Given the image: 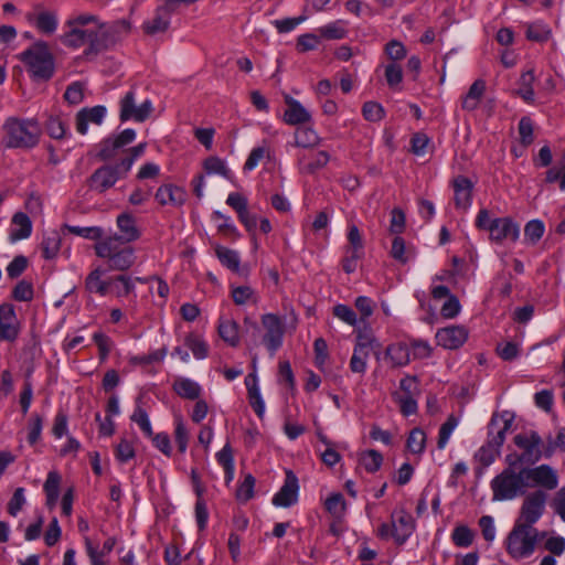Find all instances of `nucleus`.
Masks as SVG:
<instances>
[{
    "instance_id": "nucleus-1",
    "label": "nucleus",
    "mask_w": 565,
    "mask_h": 565,
    "mask_svg": "<svg viewBox=\"0 0 565 565\" xmlns=\"http://www.w3.org/2000/svg\"><path fill=\"white\" fill-rule=\"evenodd\" d=\"M65 28H67V31L61 35L60 41L66 47L86 46L84 50L86 57L105 52L100 31L102 21L97 15L90 13L77 14L65 22Z\"/></svg>"
},
{
    "instance_id": "nucleus-2",
    "label": "nucleus",
    "mask_w": 565,
    "mask_h": 565,
    "mask_svg": "<svg viewBox=\"0 0 565 565\" xmlns=\"http://www.w3.org/2000/svg\"><path fill=\"white\" fill-rule=\"evenodd\" d=\"M514 420V415L508 411L501 414L494 413L488 425V439L486 445L480 447L475 458L482 466H490L500 454V448L505 441L507 433Z\"/></svg>"
},
{
    "instance_id": "nucleus-3",
    "label": "nucleus",
    "mask_w": 565,
    "mask_h": 565,
    "mask_svg": "<svg viewBox=\"0 0 565 565\" xmlns=\"http://www.w3.org/2000/svg\"><path fill=\"white\" fill-rule=\"evenodd\" d=\"M34 81L46 82L55 73V57L45 41L39 40L18 56Z\"/></svg>"
},
{
    "instance_id": "nucleus-4",
    "label": "nucleus",
    "mask_w": 565,
    "mask_h": 565,
    "mask_svg": "<svg viewBox=\"0 0 565 565\" xmlns=\"http://www.w3.org/2000/svg\"><path fill=\"white\" fill-rule=\"evenodd\" d=\"M3 130L2 143L6 148L31 149L40 141L41 128L33 119L10 117L6 120Z\"/></svg>"
},
{
    "instance_id": "nucleus-5",
    "label": "nucleus",
    "mask_w": 565,
    "mask_h": 565,
    "mask_svg": "<svg viewBox=\"0 0 565 565\" xmlns=\"http://www.w3.org/2000/svg\"><path fill=\"white\" fill-rule=\"evenodd\" d=\"M99 258L107 260L109 270L125 271L136 262L135 249L127 243L120 242L117 236H109L99 241L94 246Z\"/></svg>"
},
{
    "instance_id": "nucleus-6",
    "label": "nucleus",
    "mask_w": 565,
    "mask_h": 565,
    "mask_svg": "<svg viewBox=\"0 0 565 565\" xmlns=\"http://www.w3.org/2000/svg\"><path fill=\"white\" fill-rule=\"evenodd\" d=\"M493 501L513 500L525 494L527 489L524 468L519 471L503 469L491 480Z\"/></svg>"
},
{
    "instance_id": "nucleus-7",
    "label": "nucleus",
    "mask_w": 565,
    "mask_h": 565,
    "mask_svg": "<svg viewBox=\"0 0 565 565\" xmlns=\"http://www.w3.org/2000/svg\"><path fill=\"white\" fill-rule=\"evenodd\" d=\"M544 535L545 533H540L533 526L515 523L507 539L508 553L516 559L527 557L534 552L539 539Z\"/></svg>"
},
{
    "instance_id": "nucleus-8",
    "label": "nucleus",
    "mask_w": 565,
    "mask_h": 565,
    "mask_svg": "<svg viewBox=\"0 0 565 565\" xmlns=\"http://www.w3.org/2000/svg\"><path fill=\"white\" fill-rule=\"evenodd\" d=\"M152 111L153 106L150 99H145L140 104L137 103L135 88H130L119 100V119L121 122L128 120L143 122Z\"/></svg>"
},
{
    "instance_id": "nucleus-9",
    "label": "nucleus",
    "mask_w": 565,
    "mask_h": 565,
    "mask_svg": "<svg viewBox=\"0 0 565 565\" xmlns=\"http://www.w3.org/2000/svg\"><path fill=\"white\" fill-rule=\"evenodd\" d=\"M514 445L522 449V457L525 459V463L534 465L545 457V445L546 441L542 439L535 430L521 433L514 436Z\"/></svg>"
},
{
    "instance_id": "nucleus-10",
    "label": "nucleus",
    "mask_w": 565,
    "mask_h": 565,
    "mask_svg": "<svg viewBox=\"0 0 565 565\" xmlns=\"http://www.w3.org/2000/svg\"><path fill=\"white\" fill-rule=\"evenodd\" d=\"M546 499L547 495L542 490H536L526 495L515 523L533 526L544 513Z\"/></svg>"
},
{
    "instance_id": "nucleus-11",
    "label": "nucleus",
    "mask_w": 565,
    "mask_h": 565,
    "mask_svg": "<svg viewBox=\"0 0 565 565\" xmlns=\"http://www.w3.org/2000/svg\"><path fill=\"white\" fill-rule=\"evenodd\" d=\"M135 139L136 131L131 128H127L118 135L109 136L98 143L97 158L108 161L115 158L124 147L131 143Z\"/></svg>"
},
{
    "instance_id": "nucleus-12",
    "label": "nucleus",
    "mask_w": 565,
    "mask_h": 565,
    "mask_svg": "<svg viewBox=\"0 0 565 565\" xmlns=\"http://www.w3.org/2000/svg\"><path fill=\"white\" fill-rule=\"evenodd\" d=\"M262 324L266 330L263 335V342L273 356L282 345L285 333L284 324L280 318L274 313L264 315L262 317Z\"/></svg>"
},
{
    "instance_id": "nucleus-13",
    "label": "nucleus",
    "mask_w": 565,
    "mask_h": 565,
    "mask_svg": "<svg viewBox=\"0 0 565 565\" xmlns=\"http://www.w3.org/2000/svg\"><path fill=\"white\" fill-rule=\"evenodd\" d=\"M25 20L40 33L46 35L53 34L58 25L56 11L47 10L42 4H35L31 11L26 12Z\"/></svg>"
},
{
    "instance_id": "nucleus-14",
    "label": "nucleus",
    "mask_w": 565,
    "mask_h": 565,
    "mask_svg": "<svg viewBox=\"0 0 565 565\" xmlns=\"http://www.w3.org/2000/svg\"><path fill=\"white\" fill-rule=\"evenodd\" d=\"M526 483L529 487H542L546 490H554L558 484L556 471L548 465H541L535 468H524Z\"/></svg>"
},
{
    "instance_id": "nucleus-15",
    "label": "nucleus",
    "mask_w": 565,
    "mask_h": 565,
    "mask_svg": "<svg viewBox=\"0 0 565 565\" xmlns=\"http://www.w3.org/2000/svg\"><path fill=\"white\" fill-rule=\"evenodd\" d=\"M20 321L12 303L0 305V340L14 342L20 334Z\"/></svg>"
},
{
    "instance_id": "nucleus-16",
    "label": "nucleus",
    "mask_w": 565,
    "mask_h": 565,
    "mask_svg": "<svg viewBox=\"0 0 565 565\" xmlns=\"http://www.w3.org/2000/svg\"><path fill=\"white\" fill-rule=\"evenodd\" d=\"M298 478L291 470H287L284 484L274 495L271 502L276 507L289 508L298 501Z\"/></svg>"
},
{
    "instance_id": "nucleus-17",
    "label": "nucleus",
    "mask_w": 565,
    "mask_h": 565,
    "mask_svg": "<svg viewBox=\"0 0 565 565\" xmlns=\"http://www.w3.org/2000/svg\"><path fill=\"white\" fill-rule=\"evenodd\" d=\"M490 239L498 244L504 241L516 242L520 235L519 225L510 217L493 218V224L490 227Z\"/></svg>"
},
{
    "instance_id": "nucleus-18",
    "label": "nucleus",
    "mask_w": 565,
    "mask_h": 565,
    "mask_svg": "<svg viewBox=\"0 0 565 565\" xmlns=\"http://www.w3.org/2000/svg\"><path fill=\"white\" fill-rule=\"evenodd\" d=\"M468 339V330L463 326H450L436 332L437 344L449 350L460 348Z\"/></svg>"
},
{
    "instance_id": "nucleus-19",
    "label": "nucleus",
    "mask_w": 565,
    "mask_h": 565,
    "mask_svg": "<svg viewBox=\"0 0 565 565\" xmlns=\"http://www.w3.org/2000/svg\"><path fill=\"white\" fill-rule=\"evenodd\" d=\"M130 30L131 24L126 19L114 21L110 24L102 22L100 31L105 51L114 47L121 40L122 35H127Z\"/></svg>"
},
{
    "instance_id": "nucleus-20",
    "label": "nucleus",
    "mask_w": 565,
    "mask_h": 565,
    "mask_svg": "<svg viewBox=\"0 0 565 565\" xmlns=\"http://www.w3.org/2000/svg\"><path fill=\"white\" fill-rule=\"evenodd\" d=\"M170 24L171 13L167 7L159 6L154 10L153 17L143 21L141 30L146 35L153 36L167 32Z\"/></svg>"
},
{
    "instance_id": "nucleus-21",
    "label": "nucleus",
    "mask_w": 565,
    "mask_h": 565,
    "mask_svg": "<svg viewBox=\"0 0 565 565\" xmlns=\"http://www.w3.org/2000/svg\"><path fill=\"white\" fill-rule=\"evenodd\" d=\"M107 114V108L103 105L82 108L75 117L76 130L85 135L88 130V124L100 125Z\"/></svg>"
},
{
    "instance_id": "nucleus-22",
    "label": "nucleus",
    "mask_w": 565,
    "mask_h": 565,
    "mask_svg": "<svg viewBox=\"0 0 565 565\" xmlns=\"http://www.w3.org/2000/svg\"><path fill=\"white\" fill-rule=\"evenodd\" d=\"M119 179L117 168H114L111 164L103 166L90 175L89 186L103 193L114 186Z\"/></svg>"
},
{
    "instance_id": "nucleus-23",
    "label": "nucleus",
    "mask_w": 565,
    "mask_h": 565,
    "mask_svg": "<svg viewBox=\"0 0 565 565\" xmlns=\"http://www.w3.org/2000/svg\"><path fill=\"white\" fill-rule=\"evenodd\" d=\"M393 537L397 544H404L414 531V520L409 513L401 510L392 515Z\"/></svg>"
},
{
    "instance_id": "nucleus-24",
    "label": "nucleus",
    "mask_w": 565,
    "mask_h": 565,
    "mask_svg": "<svg viewBox=\"0 0 565 565\" xmlns=\"http://www.w3.org/2000/svg\"><path fill=\"white\" fill-rule=\"evenodd\" d=\"M452 188L456 207L466 211L471 205L473 190L472 181L465 175H457L452 180Z\"/></svg>"
},
{
    "instance_id": "nucleus-25",
    "label": "nucleus",
    "mask_w": 565,
    "mask_h": 565,
    "mask_svg": "<svg viewBox=\"0 0 565 565\" xmlns=\"http://www.w3.org/2000/svg\"><path fill=\"white\" fill-rule=\"evenodd\" d=\"M84 545L87 556L89 557L90 565H107L104 561V557L108 555L116 545V537H108L104 544L102 550L97 543H94L88 536L84 537Z\"/></svg>"
},
{
    "instance_id": "nucleus-26",
    "label": "nucleus",
    "mask_w": 565,
    "mask_h": 565,
    "mask_svg": "<svg viewBox=\"0 0 565 565\" xmlns=\"http://www.w3.org/2000/svg\"><path fill=\"white\" fill-rule=\"evenodd\" d=\"M285 102L288 107L284 113V121L287 125L296 126L311 120L309 111L297 99L286 96Z\"/></svg>"
},
{
    "instance_id": "nucleus-27",
    "label": "nucleus",
    "mask_w": 565,
    "mask_h": 565,
    "mask_svg": "<svg viewBox=\"0 0 565 565\" xmlns=\"http://www.w3.org/2000/svg\"><path fill=\"white\" fill-rule=\"evenodd\" d=\"M104 274L105 270L102 267H96L87 275L85 279V288L88 292L97 294L102 297L110 294L113 277L103 280L102 276Z\"/></svg>"
},
{
    "instance_id": "nucleus-28",
    "label": "nucleus",
    "mask_w": 565,
    "mask_h": 565,
    "mask_svg": "<svg viewBox=\"0 0 565 565\" xmlns=\"http://www.w3.org/2000/svg\"><path fill=\"white\" fill-rule=\"evenodd\" d=\"M154 198L161 205L170 203L180 206L186 201V192L182 188L163 184L157 190Z\"/></svg>"
},
{
    "instance_id": "nucleus-29",
    "label": "nucleus",
    "mask_w": 565,
    "mask_h": 565,
    "mask_svg": "<svg viewBox=\"0 0 565 565\" xmlns=\"http://www.w3.org/2000/svg\"><path fill=\"white\" fill-rule=\"evenodd\" d=\"M117 226L120 231V235H115L120 238L122 243H131L140 237V231L136 225V220L128 213H122L117 216Z\"/></svg>"
},
{
    "instance_id": "nucleus-30",
    "label": "nucleus",
    "mask_w": 565,
    "mask_h": 565,
    "mask_svg": "<svg viewBox=\"0 0 565 565\" xmlns=\"http://www.w3.org/2000/svg\"><path fill=\"white\" fill-rule=\"evenodd\" d=\"M486 92V82L481 78L476 79L469 87L467 94L461 99V108L467 111H473L479 107V104Z\"/></svg>"
},
{
    "instance_id": "nucleus-31",
    "label": "nucleus",
    "mask_w": 565,
    "mask_h": 565,
    "mask_svg": "<svg viewBox=\"0 0 565 565\" xmlns=\"http://www.w3.org/2000/svg\"><path fill=\"white\" fill-rule=\"evenodd\" d=\"M12 228L10 231V241L12 243L28 238L32 233V222L23 212H17L12 217Z\"/></svg>"
},
{
    "instance_id": "nucleus-32",
    "label": "nucleus",
    "mask_w": 565,
    "mask_h": 565,
    "mask_svg": "<svg viewBox=\"0 0 565 565\" xmlns=\"http://www.w3.org/2000/svg\"><path fill=\"white\" fill-rule=\"evenodd\" d=\"M245 385L248 392L249 404L259 418H263L265 413V403L262 398L259 387L257 385V376L248 374L245 379Z\"/></svg>"
},
{
    "instance_id": "nucleus-33",
    "label": "nucleus",
    "mask_w": 565,
    "mask_h": 565,
    "mask_svg": "<svg viewBox=\"0 0 565 565\" xmlns=\"http://www.w3.org/2000/svg\"><path fill=\"white\" fill-rule=\"evenodd\" d=\"M218 335L230 347L239 344L238 324L232 319L221 318L217 327Z\"/></svg>"
},
{
    "instance_id": "nucleus-34",
    "label": "nucleus",
    "mask_w": 565,
    "mask_h": 565,
    "mask_svg": "<svg viewBox=\"0 0 565 565\" xmlns=\"http://www.w3.org/2000/svg\"><path fill=\"white\" fill-rule=\"evenodd\" d=\"M174 392L182 398L185 399H198L201 395V386L190 379H178L173 383Z\"/></svg>"
},
{
    "instance_id": "nucleus-35",
    "label": "nucleus",
    "mask_w": 565,
    "mask_h": 565,
    "mask_svg": "<svg viewBox=\"0 0 565 565\" xmlns=\"http://www.w3.org/2000/svg\"><path fill=\"white\" fill-rule=\"evenodd\" d=\"M215 254L223 266L234 273H239L241 259L236 250L217 245Z\"/></svg>"
},
{
    "instance_id": "nucleus-36",
    "label": "nucleus",
    "mask_w": 565,
    "mask_h": 565,
    "mask_svg": "<svg viewBox=\"0 0 565 565\" xmlns=\"http://www.w3.org/2000/svg\"><path fill=\"white\" fill-rule=\"evenodd\" d=\"M184 345L191 350L193 356L203 360L209 355V345L203 338L194 332L189 333L184 338Z\"/></svg>"
},
{
    "instance_id": "nucleus-37",
    "label": "nucleus",
    "mask_w": 565,
    "mask_h": 565,
    "mask_svg": "<svg viewBox=\"0 0 565 565\" xmlns=\"http://www.w3.org/2000/svg\"><path fill=\"white\" fill-rule=\"evenodd\" d=\"M386 354L394 366H404L411 361V350L406 344L395 343L386 349Z\"/></svg>"
},
{
    "instance_id": "nucleus-38",
    "label": "nucleus",
    "mask_w": 565,
    "mask_h": 565,
    "mask_svg": "<svg viewBox=\"0 0 565 565\" xmlns=\"http://www.w3.org/2000/svg\"><path fill=\"white\" fill-rule=\"evenodd\" d=\"M62 238L58 232L52 231L47 233L41 243L43 257L45 259H53L57 256L61 248Z\"/></svg>"
},
{
    "instance_id": "nucleus-39",
    "label": "nucleus",
    "mask_w": 565,
    "mask_h": 565,
    "mask_svg": "<svg viewBox=\"0 0 565 565\" xmlns=\"http://www.w3.org/2000/svg\"><path fill=\"white\" fill-rule=\"evenodd\" d=\"M534 73L532 70H529L521 74L520 81H519V89L516 90V95L520 96L524 102L532 103L534 100V89H533V83H534Z\"/></svg>"
},
{
    "instance_id": "nucleus-40",
    "label": "nucleus",
    "mask_w": 565,
    "mask_h": 565,
    "mask_svg": "<svg viewBox=\"0 0 565 565\" xmlns=\"http://www.w3.org/2000/svg\"><path fill=\"white\" fill-rule=\"evenodd\" d=\"M359 462L367 472L374 473L381 468L383 456L375 449H369L361 452Z\"/></svg>"
},
{
    "instance_id": "nucleus-41",
    "label": "nucleus",
    "mask_w": 565,
    "mask_h": 565,
    "mask_svg": "<svg viewBox=\"0 0 565 565\" xmlns=\"http://www.w3.org/2000/svg\"><path fill=\"white\" fill-rule=\"evenodd\" d=\"M134 290L135 284L130 276L117 275L113 277L110 292L114 294L117 298L126 297Z\"/></svg>"
},
{
    "instance_id": "nucleus-42",
    "label": "nucleus",
    "mask_w": 565,
    "mask_h": 565,
    "mask_svg": "<svg viewBox=\"0 0 565 565\" xmlns=\"http://www.w3.org/2000/svg\"><path fill=\"white\" fill-rule=\"evenodd\" d=\"M525 35L530 41L546 42L552 35V30L546 23L536 21L527 25Z\"/></svg>"
},
{
    "instance_id": "nucleus-43",
    "label": "nucleus",
    "mask_w": 565,
    "mask_h": 565,
    "mask_svg": "<svg viewBox=\"0 0 565 565\" xmlns=\"http://www.w3.org/2000/svg\"><path fill=\"white\" fill-rule=\"evenodd\" d=\"M64 230H66L71 234H74L76 236H79V237H83L86 239H92V241H97V242L104 239L103 238L104 230L99 226L82 227V226L65 224Z\"/></svg>"
},
{
    "instance_id": "nucleus-44",
    "label": "nucleus",
    "mask_w": 565,
    "mask_h": 565,
    "mask_svg": "<svg viewBox=\"0 0 565 565\" xmlns=\"http://www.w3.org/2000/svg\"><path fill=\"white\" fill-rule=\"evenodd\" d=\"M319 142L317 132L309 127H299L295 132V145L301 148H311Z\"/></svg>"
},
{
    "instance_id": "nucleus-45",
    "label": "nucleus",
    "mask_w": 565,
    "mask_h": 565,
    "mask_svg": "<svg viewBox=\"0 0 565 565\" xmlns=\"http://www.w3.org/2000/svg\"><path fill=\"white\" fill-rule=\"evenodd\" d=\"M324 508L334 519L340 520L343 518L347 510L345 500L341 493H332L327 498Z\"/></svg>"
},
{
    "instance_id": "nucleus-46",
    "label": "nucleus",
    "mask_w": 565,
    "mask_h": 565,
    "mask_svg": "<svg viewBox=\"0 0 565 565\" xmlns=\"http://www.w3.org/2000/svg\"><path fill=\"white\" fill-rule=\"evenodd\" d=\"M426 445V434L423 429L416 427L411 430L407 440L406 447L414 455H420L425 450Z\"/></svg>"
},
{
    "instance_id": "nucleus-47",
    "label": "nucleus",
    "mask_w": 565,
    "mask_h": 565,
    "mask_svg": "<svg viewBox=\"0 0 565 565\" xmlns=\"http://www.w3.org/2000/svg\"><path fill=\"white\" fill-rule=\"evenodd\" d=\"M321 38L326 40H341L348 34L342 21L338 20L318 29Z\"/></svg>"
},
{
    "instance_id": "nucleus-48",
    "label": "nucleus",
    "mask_w": 565,
    "mask_h": 565,
    "mask_svg": "<svg viewBox=\"0 0 565 565\" xmlns=\"http://www.w3.org/2000/svg\"><path fill=\"white\" fill-rule=\"evenodd\" d=\"M203 168L207 174H220L226 179L231 178V170L218 157H209L203 162Z\"/></svg>"
},
{
    "instance_id": "nucleus-49",
    "label": "nucleus",
    "mask_w": 565,
    "mask_h": 565,
    "mask_svg": "<svg viewBox=\"0 0 565 565\" xmlns=\"http://www.w3.org/2000/svg\"><path fill=\"white\" fill-rule=\"evenodd\" d=\"M130 419L139 426L146 437H152L153 431L148 413L140 405L136 406Z\"/></svg>"
},
{
    "instance_id": "nucleus-50",
    "label": "nucleus",
    "mask_w": 565,
    "mask_h": 565,
    "mask_svg": "<svg viewBox=\"0 0 565 565\" xmlns=\"http://www.w3.org/2000/svg\"><path fill=\"white\" fill-rule=\"evenodd\" d=\"M451 540L458 547H468L473 542V532L467 525H458L451 533Z\"/></svg>"
},
{
    "instance_id": "nucleus-51",
    "label": "nucleus",
    "mask_w": 565,
    "mask_h": 565,
    "mask_svg": "<svg viewBox=\"0 0 565 565\" xmlns=\"http://www.w3.org/2000/svg\"><path fill=\"white\" fill-rule=\"evenodd\" d=\"M458 425V418L455 415L448 416L447 420L440 426L437 447L438 449H444L454 431V429Z\"/></svg>"
},
{
    "instance_id": "nucleus-52",
    "label": "nucleus",
    "mask_w": 565,
    "mask_h": 565,
    "mask_svg": "<svg viewBox=\"0 0 565 565\" xmlns=\"http://www.w3.org/2000/svg\"><path fill=\"white\" fill-rule=\"evenodd\" d=\"M136 456L134 445L126 438H121L115 447V457L118 462L126 463Z\"/></svg>"
},
{
    "instance_id": "nucleus-53",
    "label": "nucleus",
    "mask_w": 565,
    "mask_h": 565,
    "mask_svg": "<svg viewBox=\"0 0 565 565\" xmlns=\"http://www.w3.org/2000/svg\"><path fill=\"white\" fill-rule=\"evenodd\" d=\"M46 131L54 139H62L66 136L67 125L57 116H51L46 121Z\"/></svg>"
},
{
    "instance_id": "nucleus-54",
    "label": "nucleus",
    "mask_w": 565,
    "mask_h": 565,
    "mask_svg": "<svg viewBox=\"0 0 565 565\" xmlns=\"http://www.w3.org/2000/svg\"><path fill=\"white\" fill-rule=\"evenodd\" d=\"M34 297L33 285L26 280H20L12 290V298L17 301H31Z\"/></svg>"
},
{
    "instance_id": "nucleus-55",
    "label": "nucleus",
    "mask_w": 565,
    "mask_h": 565,
    "mask_svg": "<svg viewBox=\"0 0 565 565\" xmlns=\"http://www.w3.org/2000/svg\"><path fill=\"white\" fill-rule=\"evenodd\" d=\"M43 427V418L41 415L34 413L28 423V441L30 445H35L40 438Z\"/></svg>"
},
{
    "instance_id": "nucleus-56",
    "label": "nucleus",
    "mask_w": 565,
    "mask_h": 565,
    "mask_svg": "<svg viewBox=\"0 0 565 565\" xmlns=\"http://www.w3.org/2000/svg\"><path fill=\"white\" fill-rule=\"evenodd\" d=\"M557 449L565 451V427L558 430L555 439L551 435L546 438L545 458H551Z\"/></svg>"
},
{
    "instance_id": "nucleus-57",
    "label": "nucleus",
    "mask_w": 565,
    "mask_h": 565,
    "mask_svg": "<svg viewBox=\"0 0 565 565\" xmlns=\"http://www.w3.org/2000/svg\"><path fill=\"white\" fill-rule=\"evenodd\" d=\"M255 482L256 479L250 473L245 476L244 481L239 484V487L236 490L237 500L242 502H247L248 500H250L254 495Z\"/></svg>"
},
{
    "instance_id": "nucleus-58",
    "label": "nucleus",
    "mask_w": 565,
    "mask_h": 565,
    "mask_svg": "<svg viewBox=\"0 0 565 565\" xmlns=\"http://www.w3.org/2000/svg\"><path fill=\"white\" fill-rule=\"evenodd\" d=\"M268 152L269 148L265 142L264 145L254 148L244 163V170L252 171L255 169L257 164L265 158V156L268 154Z\"/></svg>"
},
{
    "instance_id": "nucleus-59",
    "label": "nucleus",
    "mask_w": 565,
    "mask_h": 565,
    "mask_svg": "<svg viewBox=\"0 0 565 565\" xmlns=\"http://www.w3.org/2000/svg\"><path fill=\"white\" fill-rule=\"evenodd\" d=\"M362 348H354L350 360V369L354 373H364L366 371V360L370 353L363 351Z\"/></svg>"
},
{
    "instance_id": "nucleus-60",
    "label": "nucleus",
    "mask_w": 565,
    "mask_h": 565,
    "mask_svg": "<svg viewBox=\"0 0 565 565\" xmlns=\"http://www.w3.org/2000/svg\"><path fill=\"white\" fill-rule=\"evenodd\" d=\"M544 230L542 221L532 220L524 227V236L532 244H535L543 236Z\"/></svg>"
},
{
    "instance_id": "nucleus-61",
    "label": "nucleus",
    "mask_w": 565,
    "mask_h": 565,
    "mask_svg": "<svg viewBox=\"0 0 565 565\" xmlns=\"http://www.w3.org/2000/svg\"><path fill=\"white\" fill-rule=\"evenodd\" d=\"M362 114L369 121H380L384 117V108L376 102H366L362 107Z\"/></svg>"
},
{
    "instance_id": "nucleus-62",
    "label": "nucleus",
    "mask_w": 565,
    "mask_h": 565,
    "mask_svg": "<svg viewBox=\"0 0 565 565\" xmlns=\"http://www.w3.org/2000/svg\"><path fill=\"white\" fill-rule=\"evenodd\" d=\"M385 79L391 88H395L403 81L402 67L396 63H390L385 66Z\"/></svg>"
},
{
    "instance_id": "nucleus-63",
    "label": "nucleus",
    "mask_w": 565,
    "mask_h": 565,
    "mask_svg": "<svg viewBox=\"0 0 565 565\" xmlns=\"http://www.w3.org/2000/svg\"><path fill=\"white\" fill-rule=\"evenodd\" d=\"M64 99L71 105H77L84 99V87L79 82H74L67 86L64 93Z\"/></svg>"
},
{
    "instance_id": "nucleus-64",
    "label": "nucleus",
    "mask_w": 565,
    "mask_h": 565,
    "mask_svg": "<svg viewBox=\"0 0 565 565\" xmlns=\"http://www.w3.org/2000/svg\"><path fill=\"white\" fill-rule=\"evenodd\" d=\"M498 355L504 361H513L520 354V348L514 342H502L497 345Z\"/></svg>"
}]
</instances>
